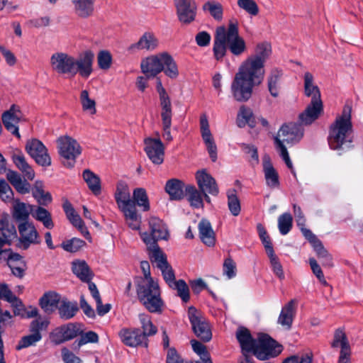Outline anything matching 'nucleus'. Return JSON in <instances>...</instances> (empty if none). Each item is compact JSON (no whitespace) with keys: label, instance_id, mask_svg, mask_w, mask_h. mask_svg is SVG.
<instances>
[{"label":"nucleus","instance_id":"79ce46f5","mask_svg":"<svg viewBox=\"0 0 363 363\" xmlns=\"http://www.w3.org/2000/svg\"><path fill=\"white\" fill-rule=\"evenodd\" d=\"M237 123L240 128H242L246 125H248L251 128H254L256 125V121L252 110L245 106H240L237 117Z\"/></svg>","mask_w":363,"mask_h":363},{"label":"nucleus","instance_id":"20e7f679","mask_svg":"<svg viewBox=\"0 0 363 363\" xmlns=\"http://www.w3.org/2000/svg\"><path fill=\"white\" fill-rule=\"evenodd\" d=\"M352 107L345 105L342 114L337 116L329 128L328 143L330 149L340 150L344 145L353 141L352 123Z\"/></svg>","mask_w":363,"mask_h":363},{"label":"nucleus","instance_id":"de8ad7c7","mask_svg":"<svg viewBox=\"0 0 363 363\" xmlns=\"http://www.w3.org/2000/svg\"><path fill=\"white\" fill-rule=\"evenodd\" d=\"M83 178L87 184L89 189L95 194L101 193V180L100 178L89 169H85L83 172Z\"/></svg>","mask_w":363,"mask_h":363},{"label":"nucleus","instance_id":"5701e85b","mask_svg":"<svg viewBox=\"0 0 363 363\" xmlns=\"http://www.w3.org/2000/svg\"><path fill=\"white\" fill-rule=\"evenodd\" d=\"M119 336L121 341L128 346L143 345L145 347H147V342L145 341L144 335H142L140 329L123 328L119 332Z\"/></svg>","mask_w":363,"mask_h":363},{"label":"nucleus","instance_id":"7c9ffc66","mask_svg":"<svg viewBox=\"0 0 363 363\" xmlns=\"http://www.w3.org/2000/svg\"><path fill=\"white\" fill-rule=\"evenodd\" d=\"M296 301L294 299L291 300L282 308L278 318V323L286 330L291 328L296 312Z\"/></svg>","mask_w":363,"mask_h":363},{"label":"nucleus","instance_id":"cd10ccee","mask_svg":"<svg viewBox=\"0 0 363 363\" xmlns=\"http://www.w3.org/2000/svg\"><path fill=\"white\" fill-rule=\"evenodd\" d=\"M158 46V40L155 35L150 32H145L139 39V40L130 45L128 50L135 52L138 50H154Z\"/></svg>","mask_w":363,"mask_h":363},{"label":"nucleus","instance_id":"bf43d9fd","mask_svg":"<svg viewBox=\"0 0 363 363\" xmlns=\"http://www.w3.org/2000/svg\"><path fill=\"white\" fill-rule=\"evenodd\" d=\"M8 266L12 272L17 271L18 272H24L26 269V264L23 258L18 253H14L9 260Z\"/></svg>","mask_w":363,"mask_h":363},{"label":"nucleus","instance_id":"6e6552de","mask_svg":"<svg viewBox=\"0 0 363 363\" xmlns=\"http://www.w3.org/2000/svg\"><path fill=\"white\" fill-rule=\"evenodd\" d=\"M188 317L195 335L203 342L212 338V333L206 319L194 307L188 309Z\"/></svg>","mask_w":363,"mask_h":363},{"label":"nucleus","instance_id":"13d9d810","mask_svg":"<svg viewBox=\"0 0 363 363\" xmlns=\"http://www.w3.org/2000/svg\"><path fill=\"white\" fill-rule=\"evenodd\" d=\"M204 11H208L215 20L221 21L223 18V7L220 4L207 1L203 6Z\"/></svg>","mask_w":363,"mask_h":363},{"label":"nucleus","instance_id":"c85d7f7f","mask_svg":"<svg viewBox=\"0 0 363 363\" xmlns=\"http://www.w3.org/2000/svg\"><path fill=\"white\" fill-rule=\"evenodd\" d=\"M262 163L267 185L272 189L277 188L279 186V174L274 168L269 155L263 157Z\"/></svg>","mask_w":363,"mask_h":363},{"label":"nucleus","instance_id":"4468645a","mask_svg":"<svg viewBox=\"0 0 363 363\" xmlns=\"http://www.w3.org/2000/svg\"><path fill=\"white\" fill-rule=\"evenodd\" d=\"M20 237L17 247L22 250H27L31 245H38L40 242L39 235L35 226L28 222H23L18 225Z\"/></svg>","mask_w":363,"mask_h":363},{"label":"nucleus","instance_id":"0e129e2a","mask_svg":"<svg viewBox=\"0 0 363 363\" xmlns=\"http://www.w3.org/2000/svg\"><path fill=\"white\" fill-rule=\"evenodd\" d=\"M97 63L100 69H108L112 65V55L108 50H101L97 55Z\"/></svg>","mask_w":363,"mask_h":363},{"label":"nucleus","instance_id":"c756f323","mask_svg":"<svg viewBox=\"0 0 363 363\" xmlns=\"http://www.w3.org/2000/svg\"><path fill=\"white\" fill-rule=\"evenodd\" d=\"M199 238L202 242L208 247L214 246L216 234L211 223L206 218L201 220L198 225Z\"/></svg>","mask_w":363,"mask_h":363},{"label":"nucleus","instance_id":"09e8293b","mask_svg":"<svg viewBox=\"0 0 363 363\" xmlns=\"http://www.w3.org/2000/svg\"><path fill=\"white\" fill-rule=\"evenodd\" d=\"M172 109L161 111L162 125L163 138L170 142L172 140V136L171 135V125H172Z\"/></svg>","mask_w":363,"mask_h":363},{"label":"nucleus","instance_id":"5fc2aeb1","mask_svg":"<svg viewBox=\"0 0 363 363\" xmlns=\"http://www.w3.org/2000/svg\"><path fill=\"white\" fill-rule=\"evenodd\" d=\"M80 102L83 111H88L90 114L96 113V102L94 99L89 98V91L87 90H82L81 91Z\"/></svg>","mask_w":363,"mask_h":363},{"label":"nucleus","instance_id":"393cba45","mask_svg":"<svg viewBox=\"0 0 363 363\" xmlns=\"http://www.w3.org/2000/svg\"><path fill=\"white\" fill-rule=\"evenodd\" d=\"M150 247H147L150 251V257L153 267L162 272H172L171 266L168 264L164 254L160 250L157 243L152 242Z\"/></svg>","mask_w":363,"mask_h":363},{"label":"nucleus","instance_id":"8fccbe9b","mask_svg":"<svg viewBox=\"0 0 363 363\" xmlns=\"http://www.w3.org/2000/svg\"><path fill=\"white\" fill-rule=\"evenodd\" d=\"M228 206L233 216H237L241 211L240 201L237 196V191L234 189L227 191Z\"/></svg>","mask_w":363,"mask_h":363},{"label":"nucleus","instance_id":"58836bf2","mask_svg":"<svg viewBox=\"0 0 363 363\" xmlns=\"http://www.w3.org/2000/svg\"><path fill=\"white\" fill-rule=\"evenodd\" d=\"M12 160L17 168L21 171L23 176L29 180L35 177V172L31 166L27 162L23 153L13 154Z\"/></svg>","mask_w":363,"mask_h":363},{"label":"nucleus","instance_id":"423d86ee","mask_svg":"<svg viewBox=\"0 0 363 363\" xmlns=\"http://www.w3.org/2000/svg\"><path fill=\"white\" fill-rule=\"evenodd\" d=\"M303 135V128L300 123H289L283 125L279 129L277 135L274 138L276 148L280 153V156L285 162L288 168L295 174L292 162L289 152L284 145L294 144L299 141Z\"/></svg>","mask_w":363,"mask_h":363},{"label":"nucleus","instance_id":"a878e982","mask_svg":"<svg viewBox=\"0 0 363 363\" xmlns=\"http://www.w3.org/2000/svg\"><path fill=\"white\" fill-rule=\"evenodd\" d=\"M228 43L225 35V27L220 26L216 30L213 52L217 61H221L226 55Z\"/></svg>","mask_w":363,"mask_h":363},{"label":"nucleus","instance_id":"e433bc0d","mask_svg":"<svg viewBox=\"0 0 363 363\" xmlns=\"http://www.w3.org/2000/svg\"><path fill=\"white\" fill-rule=\"evenodd\" d=\"M57 310L59 315L62 319L69 320L76 315L79 308L76 301H69L67 298H63Z\"/></svg>","mask_w":363,"mask_h":363},{"label":"nucleus","instance_id":"f3484780","mask_svg":"<svg viewBox=\"0 0 363 363\" xmlns=\"http://www.w3.org/2000/svg\"><path fill=\"white\" fill-rule=\"evenodd\" d=\"M200 128L203 140L213 162L217 160V146L209 128L208 117L205 113L200 116Z\"/></svg>","mask_w":363,"mask_h":363},{"label":"nucleus","instance_id":"c9c22d12","mask_svg":"<svg viewBox=\"0 0 363 363\" xmlns=\"http://www.w3.org/2000/svg\"><path fill=\"white\" fill-rule=\"evenodd\" d=\"M74 13L81 18H87L92 15L95 0H71Z\"/></svg>","mask_w":363,"mask_h":363},{"label":"nucleus","instance_id":"473e14b6","mask_svg":"<svg viewBox=\"0 0 363 363\" xmlns=\"http://www.w3.org/2000/svg\"><path fill=\"white\" fill-rule=\"evenodd\" d=\"M313 82V74L306 72L304 74V94L306 96L311 97V101L322 102L320 89Z\"/></svg>","mask_w":363,"mask_h":363},{"label":"nucleus","instance_id":"f257e3e1","mask_svg":"<svg viewBox=\"0 0 363 363\" xmlns=\"http://www.w3.org/2000/svg\"><path fill=\"white\" fill-rule=\"evenodd\" d=\"M94 54L88 50L80 54L78 57L62 52H57L50 57V66L58 74H68L74 77L79 74L82 78L87 79L93 72Z\"/></svg>","mask_w":363,"mask_h":363},{"label":"nucleus","instance_id":"412c9836","mask_svg":"<svg viewBox=\"0 0 363 363\" xmlns=\"http://www.w3.org/2000/svg\"><path fill=\"white\" fill-rule=\"evenodd\" d=\"M196 179L199 189L201 192L208 193L214 196L218 194L219 189L216 181L205 169L196 172Z\"/></svg>","mask_w":363,"mask_h":363},{"label":"nucleus","instance_id":"774afa93","mask_svg":"<svg viewBox=\"0 0 363 363\" xmlns=\"http://www.w3.org/2000/svg\"><path fill=\"white\" fill-rule=\"evenodd\" d=\"M13 192L9 184L4 179L0 180V197L5 201L9 202L13 200Z\"/></svg>","mask_w":363,"mask_h":363},{"label":"nucleus","instance_id":"9b49d317","mask_svg":"<svg viewBox=\"0 0 363 363\" xmlns=\"http://www.w3.org/2000/svg\"><path fill=\"white\" fill-rule=\"evenodd\" d=\"M255 86L254 83L237 72L231 84V92L233 98L239 102L248 101L252 96L253 87Z\"/></svg>","mask_w":363,"mask_h":363},{"label":"nucleus","instance_id":"c03bdc74","mask_svg":"<svg viewBox=\"0 0 363 363\" xmlns=\"http://www.w3.org/2000/svg\"><path fill=\"white\" fill-rule=\"evenodd\" d=\"M33 197L37 200L38 203L41 206H47L52 201V196L49 192L45 191L43 183L36 182L32 189Z\"/></svg>","mask_w":363,"mask_h":363},{"label":"nucleus","instance_id":"aec40b11","mask_svg":"<svg viewBox=\"0 0 363 363\" xmlns=\"http://www.w3.org/2000/svg\"><path fill=\"white\" fill-rule=\"evenodd\" d=\"M163 52L151 55L141 62V70L145 74L147 78H153L159 73L162 72Z\"/></svg>","mask_w":363,"mask_h":363},{"label":"nucleus","instance_id":"dca6fc26","mask_svg":"<svg viewBox=\"0 0 363 363\" xmlns=\"http://www.w3.org/2000/svg\"><path fill=\"white\" fill-rule=\"evenodd\" d=\"M174 4L180 22L189 24L195 20L196 4L194 0H174Z\"/></svg>","mask_w":363,"mask_h":363},{"label":"nucleus","instance_id":"4d7b16f0","mask_svg":"<svg viewBox=\"0 0 363 363\" xmlns=\"http://www.w3.org/2000/svg\"><path fill=\"white\" fill-rule=\"evenodd\" d=\"M49 324L50 321L48 319H43L40 317H38L30 322L29 325V331L32 334L42 336L40 332L46 330Z\"/></svg>","mask_w":363,"mask_h":363},{"label":"nucleus","instance_id":"6ab92c4d","mask_svg":"<svg viewBox=\"0 0 363 363\" xmlns=\"http://www.w3.org/2000/svg\"><path fill=\"white\" fill-rule=\"evenodd\" d=\"M303 236L307 239L313 247L320 259H323V264L327 266L332 265V259L328 251L324 248L321 241L305 226L299 227Z\"/></svg>","mask_w":363,"mask_h":363},{"label":"nucleus","instance_id":"052dcab7","mask_svg":"<svg viewBox=\"0 0 363 363\" xmlns=\"http://www.w3.org/2000/svg\"><path fill=\"white\" fill-rule=\"evenodd\" d=\"M70 223L78 228V230L81 232V233L84 235V237L87 240H91V236L89 230L84 225V223L80 216L74 213L72 216L67 217Z\"/></svg>","mask_w":363,"mask_h":363},{"label":"nucleus","instance_id":"ddd939ff","mask_svg":"<svg viewBox=\"0 0 363 363\" xmlns=\"http://www.w3.org/2000/svg\"><path fill=\"white\" fill-rule=\"evenodd\" d=\"M150 234L144 233L141 238L147 247H150L152 242L157 243L159 240H167L169 235L168 230L163 222L157 217H152L149 220Z\"/></svg>","mask_w":363,"mask_h":363},{"label":"nucleus","instance_id":"4c0bfd02","mask_svg":"<svg viewBox=\"0 0 363 363\" xmlns=\"http://www.w3.org/2000/svg\"><path fill=\"white\" fill-rule=\"evenodd\" d=\"M33 209L32 206L21 202L19 200L13 201V216L16 220L27 222Z\"/></svg>","mask_w":363,"mask_h":363},{"label":"nucleus","instance_id":"49530a36","mask_svg":"<svg viewBox=\"0 0 363 363\" xmlns=\"http://www.w3.org/2000/svg\"><path fill=\"white\" fill-rule=\"evenodd\" d=\"M185 191L189 196V201L191 206L200 208L203 207V194L193 185L185 186Z\"/></svg>","mask_w":363,"mask_h":363},{"label":"nucleus","instance_id":"603ef678","mask_svg":"<svg viewBox=\"0 0 363 363\" xmlns=\"http://www.w3.org/2000/svg\"><path fill=\"white\" fill-rule=\"evenodd\" d=\"M135 201V206L138 205L142 207L144 211L150 209V203L146 191L143 188H137L133 191V199Z\"/></svg>","mask_w":363,"mask_h":363},{"label":"nucleus","instance_id":"2f4dec72","mask_svg":"<svg viewBox=\"0 0 363 363\" xmlns=\"http://www.w3.org/2000/svg\"><path fill=\"white\" fill-rule=\"evenodd\" d=\"M62 298L60 296L53 291H48L43 294L39 300V304L41 308L47 313L50 314L58 308Z\"/></svg>","mask_w":363,"mask_h":363},{"label":"nucleus","instance_id":"3c124183","mask_svg":"<svg viewBox=\"0 0 363 363\" xmlns=\"http://www.w3.org/2000/svg\"><path fill=\"white\" fill-rule=\"evenodd\" d=\"M139 319L143 329L141 330L142 335H144L145 341H147V337L153 335L157 333V328L153 325L148 315L140 314Z\"/></svg>","mask_w":363,"mask_h":363},{"label":"nucleus","instance_id":"9d476101","mask_svg":"<svg viewBox=\"0 0 363 363\" xmlns=\"http://www.w3.org/2000/svg\"><path fill=\"white\" fill-rule=\"evenodd\" d=\"M238 73L259 86L264 80L265 70L264 65L247 58L241 64Z\"/></svg>","mask_w":363,"mask_h":363},{"label":"nucleus","instance_id":"1a4fd4ad","mask_svg":"<svg viewBox=\"0 0 363 363\" xmlns=\"http://www.w3.org/2000/svg\"><path fill=\"white\" fill-rule=\"evenodd\" d=\"M225 35L228 48L233 55L239 56L246 50L245 42L239 35L237 21H230L228 28H225Z\"/></svg>","mask_w":363,"mask_h":363},{"label":"nucleus","instance_id":"864d4df0","mask_svg":"<svg viewBox=\"0 0 363 363\" xmlns=\"http://www.w3.org/2000/svg\"><path fill=\"white\" fill-rule=\"evenodd\" d=\"M293 225V218L289 213H284L278 218V228L281 235L288 234Z\"/></svg>","mask_w":363,"mask_h":363},{"label":"nucleus","instance_id":"f704fd0d","mask_svg":"<svg viewBox=\"0 0 363 363\" xmlns=\"http://www.w3.org/2000/svg\"><path fill=\"white\" fill-rule=\"evenodd\" d=\"M184 184L179 179H172L167 182L165 191L169 194L171 200L179 201L184 196Z\"/></svg>","mask_w":363,"mask_h":363},{"label":"nucleus","instance_id":"e2e57ef3","mask_svg":"<svg viewBox=\"0 0 363 363\" xmlns=\"http://www.w3.org/2000/svg\"><path fill=\"white\" fill-rule=\"evenodd\" d=\"M41 339L42 336L32 333L28 335H25L22 337L19 340L18 345H16V350H20L30 346H35L38 342L41 340Z\"/></svg>","mask_w":363,"mask_h":363},{"label":"nucleus","instance_id":"f8f14e48","mask_svg":"<svg viewBox=\"0 0 363 363\" xmlns=\"http://www.w3.org/2000/svg\"><path fill=\"white\" fill-rule=\"evenodd\" d=\"M82 325L77 323H69L56 328L50 334L52 342L55 345L62 344L78 336L82 333Z\"/></svg>","mask_w":363,"mask_h":363},{"label":"nucleus","instance_id":"a211bd4d","mask_svg":"<svg viewBox=\"0 0 363 363\" xmlns=\"http://www.w3.org/2000/svg\"><path fill=\"white\" fill-rule=\"evenodd\" d=\"M145 151L148 158L155 164L164 161V147L160 139L147 138L145 139Z\"/></svg>","mask_w":363,"mask_h":363},{"label":"nucleus","instance_id":"a19ab883","mask_svg":"<svg viewBox=\"0 0 363 363\" xmlns=\"http://www.w3.org/2000/svg\"><path fill=\"white\" fill-rule=\"evenodd\" d=\"M0 235L6 240L13 242L17 238L16 227L7 217L0 219Z\"/></svg>","mask_w":363,"mask_h":363},{"label":"nucleus","instance_id":"37998d69","mask_svg":"<svg viewBox=\"0 0 363 363\" xmlns=\"http://www.w3.org/2000/svg\"><path fill=\"white\" fill-rule=\"evenodd\" d=\"M330 345L333 348L340 347V350L351 349L347 336L343 328H340L335 330Z\"/></svg>","mask_w":363,"mask_h":363},{"label":"nucleus","instance_id":"39448f33","mask_svg":"<svg viewBox=\"0 0 363 363\" xmlns=\"http://www.w3.org/2000/svg\"><path fill=\"white\" fill-rule=\"evenodd\" d=\"M115 199L118 208L123 213L128 226L134 230H139L141 216L138 213L135 201L131 199L129 187L125 183L120 182L117 184Z\"/></svg>","mask_w":363,"mask_h":363},{"label":"nucleus","instance_id":"2eb2a0df","mask_svg":"<svg viewBox=\"0 0 363 363\" xmlns=\"http://www.w3.org/2000/svg\"><path fill=\"white\" fill-rule=\"evenodd\" d=\"M26 150L38 164L43 167H48L51 164V158L48 153V150L39 140H28L26 145Z\"/></svg>","mask_w":363,"mask_h":363},{"label":"nucleus","instance_id":"680f3d73","mask_svg":"<svg viewBox=\"0 0 363 363\" xmlns=\"http://www.w3.org/2000/svg\"><path fill=\"white\" fill-rule=\"evenodd\" d=\"M85 245L86 242L84 240L74 238L63 242L62 243V247L67 252H76L82 249Z\"/></svg>","mask_w":363,"mask_h":363},{"label":"nucleus","instance_id":"72a5a7b5","mask_svg":"<svg viewBox=\"0 0 363 363\" xmlns=\"http://www.w3.org/2000/svg\"><path fill=\"white\" fill-rule=\"evenodd\" d=\"M271 55L272 46L270 43L267 42H262L256 45L254 54L248 58L264 66L265 62L269 58Z\"/></svg>","mask_w":363,"mask_h":363},{"label":"nucleus","instance_id":"ea45409f","mask_svg":"<svg viewBox=\"0 0 363 363\" xmlns=\"http://www.w3.org/2000/svg\"><path fill=\"white\" fill-rule=\"evenodd\" d=\"M163 67L162 72L171 79H175L179 76V69L177 65L172 57L167 52H163L162 63Z\"/></svg>","mask_w":363,"mask_h":363},{"label":"nucleus","instance_id":"b1692460","mask_svg":"<svg viewBox=\"0 0 363 363\" xmlns=\"http://www.w3.org/2000/svg\"><path fill=\"white\" fill-rule=\"evenodd\" d=\"M323 111V102L311 101L303 112L299 115L300 124L311 125L318 118Z\"/></svg>","mask_w":363,"mask_h":363},{"label":"nucleus","instance_id":"bb28decb","mask_svg":"<svg viewBox=\"0 0 363 363\" xmlns=\"http://www.w3.org/2000/svg\"><path fill=\"white\" fill-rule=\"evenodd\" d=\"M283 75V70L277 67L272 69L267 75V84L268 91L274 98L279 96Z\"/></svg>","mask_w":363,"mask_h":363},{"label":"nucleus","instance_id":"338daca9","mask_svg":"<svg viewBox=\"0 0 363 363\" xmlns=\"http://www.w3.org/2000/svg\"><path fill=\"white\" fill-rule=\"evenodd\" d=\"M238 5L252 16H257L259 13V7L254 0H238Z\"/></svg>","mask_w":363,"mask_h":363},{"label":"nucleus","instance_id":"0eeeda50","mask_svg":"<svg viewBox=\"0 0 363 363\" xmlns=\"http://www.w3.org/2000/svg\"><path fill=\"white\" fill-rule=\"evenodd\" d=\"M58 152L60 155L67 160L64 165L72 167L76 158L81 155L82 148L78 142L68 135L60 137L57 140Z\"/></svg>","mask_w":363,"mask_h":363},{"label":"nucleus","instance_id":"f03ea898","mask_svg":"<svg viewBox=\"0 0 363 363\" xmlns=\"http://www.w3.org/2000/svg\"><path fill=\"white\" fill-rule=\"evenodd\" d=\"M242 353L252 352L260 360L278 356L282 346L267 334H260L257 340L254 339L250 331L245 327H239L235 333Z\"/></svg>","mask_w":363,"mask_h":363},{"label":"nucleus","instance_id":"a18cd8bd","mask_svg":"<svg viewBox=\"0 0 363 363\" xmlns=\"http://www.w3.org/2000/svg\"><path fill=\"white\" fill-rule=\"evenodd\" d=\"M32 216L37 220L41 222L46 228H53L54 223L52 220L51 214L45 208L38 206L35 210L33 209Z\"/></svg>","mask_w":363,"mask_h":363},{"label":"nucleus","instance_id":"7ed1b4c3","mask_svg":"<svg viewBox=\"0 0 363 363\" xmlns=\"http://www.w3.org/2000/svg\"><path fill=\"white\" fill-rule=\"evenodd\" d=\"M135 284L141 305L150 313H161L164 303L158 281L151 274H141L135 277Z\"/></svg>","mask_w":363,"mask_h":363},{"label":"nucleus","instance_id":"4be33fe9","mask_svg":"<svg viewBox=\"0 0 363 363\" xmlns=\"http://www.w3.org/2000/svg\"><path fill=\"white\" fill-rule=\"evenodd\" d=\"M21 117L22 113L19 107L16 105H12L10 109L6 111L2 116V121L5 128L18 138H20V134L17 125Z\"/></svg>","mask_w":363,"mask_h":363},{"label":"nucleus","instance_id":"6e6d98bb","mask_svg":"<svg viewBox=\"0 0 363 363\" xmlns=\"http://www.w3.org/2000/svg\"><path fill=\"white\" fill-rule=\"evenodd\" d=\"M157 91L159 94L160 104L161 111L172 109V102L165 89L163 87L161 81L159 79L157 83Z\"/></svg>","mask_w":363,"mask_h":363},{"label":"nucleus","instance_id":"69168bd1","mask_svg":"<svg viewBox=\"0 0 363 363\" xmlns=\"http://www.w3.org/2000/svg\"><path fill=\"white\" fill-rule=\"evenodd\" d=\"M177 291V295L182 298V300L186 303L189 301V289L186 282L179 279L177 281L175 286L172 288Z\"/></svg>","mask_w":363,"mask_h":363}]
</instances>
